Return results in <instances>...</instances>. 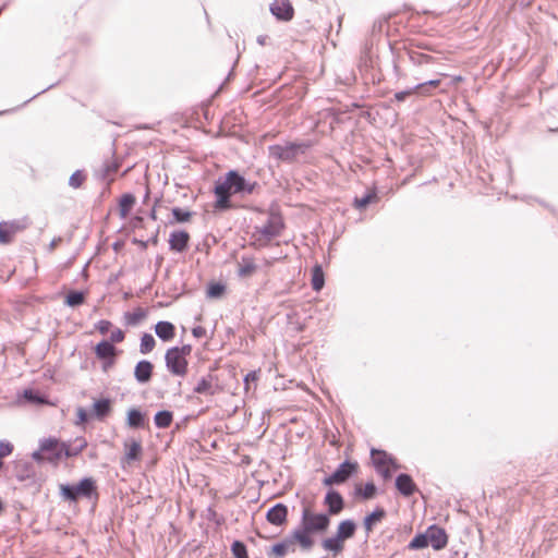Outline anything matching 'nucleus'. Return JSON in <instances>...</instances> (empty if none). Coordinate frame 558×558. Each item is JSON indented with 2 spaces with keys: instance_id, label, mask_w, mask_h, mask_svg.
<instances>
[{
  "instance_id": "obj_1",
  "label": "nucleus",
  "mask_w": 558,
  "mask_h": 558,
  "mask_svg": "<svg viewBox=\"0 0 558 558\" xmlns=\"http://www.w3.org/2000/svg\"><path fill=\"white\" fill-rule=\"evenodd\" d=\"M259 189L257 181H251L238 169H230L214 181L213 194L215 202L214 211L223 213L235 208L232 196L245 197Z\"/></svg>"
},
{
  "instance_id": "obj_2",
  "label": "nucleus",
  "mask_w": 558,
  "mask_h": 558,
  "mask_svg": "<svg viewBox=\"0 0 558 558\" xmlns=\"http://www.w3.org/2000/svg\"><path fill=\"white\" fill-rule=\"evenodd\" d=\"M59 495L70 504L86 499L96 505L99 499L98 485L93 476H84L77 483L60 484Z\"/></svg>"
},
{
  "instance_id": "obj_3",
  "label": "nucleus",
  "mask_w": 558,
  "mask_h": 558,
  "mask_svg": "<svg viewBox=\"0 0 558 558\" xmlns=\"http://www.w3.org/2000/svg\"><path fill=\"white\" fill-rule=\"evenodd\" d=\"M66 441L56 436H48L38 440V448L32 452L31 458L37 464L49 463L58 465L65 459Z\"/></svg>"
},
{
  "instance_id": "obj_4",
  "label": "nucleus",
  "mask_w": 558,
  "mask_h": 558,
  "mask_svg": "<svg viewBox=\"0 0 558 558\" xmlns=\"http://www.w3.org/2000/svg\"><path fill=\"white\" fill-rule=\"evenodd\" d=\"M314 143L311 140H304L299 142H286L284 144H274L268 146L269 157L292 163L301 155H305L308 149L313 147Z\"/></svg>"
},
{
  "instance_id": "obj_5",
  "label": "nucleus",
  "mask_w": 558,
  "mask_h": 558,
  "mask_svg": "<svg viewBox=\"0 0 558 558\" xmlns=\"http://www.w3.org/2000/svg\"><path fill=\"white\" fill-rule=\"evenodd\" d=\"M330 525V517L326 512H312L307 507H304L301 514L300 526L294 531L303 533L305 538H312L311 534L325 533Z\"/></svg>"
},
{
  "instance_id": "obj_6",
  "label": "nucleus",
  "mask_w": 558,
  "mask_h": 558,
  "mask_svg": "<svg viewBox=\"0 0 558 558\" xmlns=\"http://www.w3.org/2000/svg\"><path fill=\"white\" fill-rule=\"evenodd\" d=\"M284 227L282 216L279 213H270L268 219L263 226L254 227V244L259 247L266 246L269 242L281 234Z\"/></svg>"
},
{
  "instance_id": "obj_7",
  "label": "nucleus",
  "mask_w": 558,
  "mask_h": 558,
  "mask_svg": "<svg viewBox=\"0 0 558 558\" xmlns=\"http://www.w3.org/2000/svg\"><path fill=\"white\" fill-rule=\"evenodd\" d=\"M299 544L303 549H310L314 545L313 538H305L303 533L299 531H292L289 535L282 538L280 542L275 543L267 550L268 558H283L291 546Z\"/></svg>"
},
{
  "instance_id": "obj_8",
  "label": "nucleus",
  "mask_w": 558,
  "mask_h": 558,
  "mask_svg": "<svg viewBox=\"0 0 558 558\" xmlns=\"http://www.w3.org/2000/svg\"><path fill=\"white\" fill-rule=\"evenodd\" d=\"M34 463L36 462L32 459H15L11 463V473L17 482L24 483L26 486L37 485L39 477Z\"/></svg>"
},
{
  "instance_id": "obj_9",
  "label": "nucleus",
  "mask_w": 558,
  "mask_h": 558,
  "mask_svg": "<svg viewBox=\"0 0 558 558\" xmlns=\"http://www.w3.org/2000/svg\"><path fill=\"white\" fill-rule=\"evenodd\" d=\"M165 363L167 371L173 375L183 377L189 369V361L180 355L174 349L169 348L165 353Z\"/></svg>"
},
{
  "instance_id": "obj_10",
  "label": "nucleus",
  "mask_w": 558,
  "mask_h": 558,
  "mask_svg": "<svg viewBox=\"0 0 558 558\" xmlns=\"http://www.w3.org/2000/svg\"><path fill=\"white\" fill-rule=\"evenodd\" d=\"M28 227L26 217L21 219H13L0 222V244L7 245L13 241L17 232L25 230Z\"/></svg>"
},
{
  "instance_id": "obj_11",
  "label": "nucleus",
  "mask_w": 558,
  "mask_h": 558,
  "mask_svg": "<svg viewBox=\"0 0 558 558\" xmlns=\"http://www.w3.org/2000/svg\"><path fill=\"white\" fill-rule=\"evenodd\" d=\"M323 505L326 508L328 517L339 515L345 509V500L341 493L335 488H329L324 497Z\"/></svg>"
},
{
  "instance_id": "obj_12",
  "label": "nucleus",
  "mask_w": 558,
  "mask_h": 558,
  "mask_svg": "<svg viewBox=\"0 0 558 558\" xmlns=\"http://www.w3.org/2000/svg\"><path fill=\"white\" fill-rule=\"evenodd\" d=\"M269 11L279 22H290L294 17V8L290 0H274Z\"/></svg>"
},
{
  "instance_id": "obj_13",
  "label": "nucleus",
  "mask_w": 558,
  "mask_h": 558,
  "mask_svg": "<svg viewBox=\"0 0 558 558\" xmlns=\"http://www.w3.org/2000/svg\"><path fill=\"white\" fill-rule=\"evenodd\" d=\"M359 472V463L354 460L345 459L332 472L339 485H343Z\"/></svg>"
},
{
  "instance_id": "obj_14",
  "label": "nucleus",
  "mask_w": 558,
  "mask_h": 558,
  "mask_svg": "<svg viewBox=\"0 0 558 558\" xmlns=\"http://www.w3.org/2000/svg\"><path fill=\"white\" fill-rule=\"evenodd\" d=\"M149 418L141 408L131 407L126 411L125 425L131 429H145L148 427Z\"/></svg>"
},
{
  "instance_id": "obj_15",
  "label": "nucleus",
  "mask_w": 558,
  "mask_h": 558,
  "mask_svg": "<svg viewBox=\"0 0 558 558\" xmlns=\"http://www.w3.org/2000/svg\"><path fill=\"white\" fill-rule=\"evenodd\" d=\"M428 543L434 550H441L448 544V534L446 530L437 524H432L426 529Z\"/></svg>"
},
{
  "instance_id": "obj_16",
  "label": "nucleus",
  "mask_w": 558,
  "mask_h": 558,
  "mask_svg": "<svg viewBox=\"0 0 558 558\" xmlns=\"http://www.w3.org/2000/svg\"><path fill=\"white\" fill-rule=\"evenodd\" d=\"M289 509L287 505L278 502L266 512V521L275 526H282L288 521Z\"/></svg>"
},
{
  "instance_id": "obj_17",
  "label": "nucleus",
  "mask_w": 558,
  "mask_h": 558,
  "mask_svg": "<svg viewBox=\"0 0 558 558\" xmlns=\"http://www.w3.org/2000/svg\"><path fill=\"white\" fill-rule=\"evenodd\" d=\"M169 250L175 253H184L189 248L190 234L186 230H174L170 233Z\"/></svg>"
},
{
  "instance_id": "obj_18",
  "label": "nucleus",
  "mask_w": 558,
  "mask_h": 558,
  "mask_svg": "<svg viewBox=\"0 0 558 558\" xmlns=\"http://www.w3.org/2000/svg\"><path fill=\"white\" fill-rule=\"evenodd\" d=\"M124 449L125 452L121 459V464L123 468L125 463L131 464L142 459L143 447L141 440L132 438L130 441H125Z\"/></svg>"
},
{
  "instance_id": "obj_19",
  "label": "nucleus",
  "mask_w": 558,
  "mask_h": 558,
  "mask_svg": "<svg viewBox=\"0 0 558 558\" xmlns=\"http://www.w3.org/2000/svg\"><path fill=\"white\" fill-rule=\"evenodd\" d=\"M396 489L403 497H411L418 492L417 485L408 473H399L395 480Z\"/></svg>"
},
{
  "instance_id": "obj_20",
  "label": "nucleus",
  "mask_w": 558,
  "mask_h": 558,
  "mask_svg": "<svg viewBox=\"0 0 558 558\" xmlns=\"http://www.w3.org/2000/svg\"><path fill=\"white\" fill-rule=\"evenodd\" d=\"M90 411L95 420L105 421L112 412V399L109 397L94 399Z\"/></svg>"
},
{
  "instance_id": "obj_21",
  "label": "nucleus",
  "mask_w": 558,
  "mask_h": 558,
  "mask_svg": "<svg viewBox=\"0 0 558 558\" xmlns=\"http://www.w3.org/2000/svg\"><path fill=\"white\" fill-rule=\"evenodd\" d=\"M215 367H210V371H214ZM218 383V376L214 375L209 372L207 375L203 376L196 386L193 388V392L196 395L203 396H214L216 393V389L214 388V384Z\"/></svg>"
},
{
  "instance_id": "obj_22",
  "label": "nucleus",
  "mask_w": 558,
  "mask_h": 558,
  "mask_svg": "<svg viewBox=\"0 0 558 558\" xmlns=\"http://www.w3.org/2000/svg\"><path fill=\"white\" fill-rule=\"evenodd\" d=\"M387 512L386 510L377 506L372 512L367 513L363 518V526L365 529V542H367L369 534L374 530L375 525L379 523L385 517Z\"/></svg>"
},
{
  "instance_id": "obj_23",
  "label": "nucleus",
  "mask_w": 558,
  "mask_h": 558,
  "mask_svg": "<svg viewBox=\"0 0 558 558\" xmlns=\"http://www.w3.org/2000/svg\"><path fill=\"white\" fill-rule=\"evenodd\" d=\"M154 373V364L148 360H141L134 367V378L141 384L145 385L150 381Z\"/></svg>"
},
{
  "instance_id": "obj_24",
  "label": "nucleus",
  "mask_w": 558,
  "mask_h": 558,
  "mask_svg": "<svg viewBox=\"0 0 558 558\" xmlns=\"http://www.w3.org/2000/svg\"><path fill=\"white\" fill-rule=\"evenodd\" d=\"M357 530V523L353 519H344L337 525L336 535L344 543L354 537Z\"/></svg>"
},
{
  "instance_id": "obj_25",
  "label": "nucleus",
  "mask_w": 558,
  "mask_h": 558,
  "mask_svg": "<svg viewBox=\"0 0 558 558\" xmlns=\"http://www.w3.org/2000/svg\"><path fill=\"white\" fill-rule=\"evenodd\" d=\"M378 493L373 481L366 482L364 485L356 484L353 488V497L361 500H371Z\"/></svg>"
},
{
  "instance_id": "obj_26",
  "label": "nucleus",
  "mask_w": 558,
  "mask_h": 558,
  "mask_svg": "<svg viewBox=\"0 0 558 558\" xmlns=\"http://www.w3.org/2000/svg\"><path fill=\"white\" fill-rule=\"evenodd\" d=\"M156 336L163 342L171 341L175 337V326L168 320H159L155 325Z\"/></svg>"
},
{
  "instance_id": "obj_27",
  "label": "nucleus",
  "mask_w": 558,
  "mask_h": 558,
  "mask_svg": "<svg viewBox=\"0 0 558 558\" xmlns=\"http://www.w3.org/2000/svg\"><path fill=\"white\" fill-rule=\"evenodd\" d=\"M136 203V197L133 193H123L119 198V216L121 219H125Z\"/></svg>"
},
{
  "instance_id": "obj_28",
  "label": "nucleus",
  "mask_w": 558,
  "mask_h": 558,
  "mask_svg": "<svg viewBox=\"0 0 558 558\" xmlns=\"http://www.w3.org/2000/svg\"><path fill=\"white\" fill-rule=\"evenodd\" d=\"M322 547L333 556H338L344 550V542L333 534L322 541Z\"/></svg>"
},
{
  "instance_id": "obj_29",
  "label": "nucleus",
  "mask_w": 558,
  "mask_h": 558,
  "mask_svg": "<svg viewBox=\"0 0 558 558\" xmlns=\"http://www.w3.org/2000/svg\"><path fill=\"white\" fill-rule=\"evenodd\" d=\"M94 353L98 360H105L117 355L118 350L109 340L102 339L95 345Z\"/></svg>"
},
{
  "instance_id": "obj_30",
  "label": "nucleus",
  "mask_w": 558,
  "mask_h": 558,
  "mask_svg": "<svg viewBox=\"0 0 558 558\" xmlns=\"http://www.w3.org/2000/svg\"><path fill=\"white\" fill-rule=\"evenodd\" d=\"M257 269V265L255 264L254 257L250 255H243L241 257V262L239 263L238 276L241 278H246L252 276Z\"/></svg>"
},
{
  "instance_id": "obj_31",
  "label": "nucleus",
  "mask_w": 558,
  "mask_h": 558,
  "mask_svg": "<svg viewBox=\"0 0 558 558\" xmlns=\"http://www.w3.org/2000/svg\"><path fill=\"white\" fill-rule=\"evenodd\" d=\"M371 458L374 468L387 466L389 462H393V456L388 453L386 450L372 448Z\"/></svg>"
},
{
  "instance_id": "obj_32",
  "label": "nucleus",
  "mask_w": 558,
  "mask_h": 558,
  "mask_svg": "<svg viewBox=\"0 0 558 558\" xmlns=\"http://www.w3.org/2000/svg\"><path fill=\"white\" fill-rule=\"evenodd\" d=\"M87 292L82 290H70L64 298V305L75 308L84 304Z\"/></svg>"
},
{
  "instance_id": "obj_33",
  "label": "nucleus",
  "mask_w": 558,
  "mask_h": 558,
  "mask_svg": "<svg viewBox=\"0 0 558 558\" xmlns=\"http://www.w3.org/2000/svg\"><path fill=\"white\" fill-rule=\"evenodd\" d=\"M87 440L83 436L76 437L73 445H71L70 441H66L65 459L77 457L87 447Z\"/></svg>"
},
{
  "instance_id": "obj_34",
  "label": "nucleus",
  "mask_w": 558,
  "mask_h": 558,
  "mask_svg": "<svg viewBox=\"0 0 558 558\" xmlns=\"http://www.w3.org/2000/svg\"><path fill=\"white\" fill-rule=\"evenodd\" d=\"M173 421V413L170 410H159L154 415V424L157 428H168Z\"/></svg>"
},
{
  "instance_id": "obj_35",
  "label": "nucleus",
  "mask_w": 558,
  "mask_h": 558,
  "mask_svg": "<svg viewBox=\"0 0 558 558\" xmlns=\"http://www.w3.org/2000/svg\"><path fill=\"white\" fill-rule=\"evenodd\" d=\"M227 286L221 281H209L206 288L208 299H220L226 293Z\"/></svg>"
},
{
  "instance_id": "obj_36",
  "label": "nucleus",
  "mask_w": 558,
  "mask_h": 558,
  "mask_svg": "<svg viewBox=\"0 0 558 558\" xmlns=\"http://www.w3.org/2000/svg\"><path fill=\"white\" fill-rule=\"evenodd\" d=\"M312 289L319 292L325 286V274L320 265H315L312 270Z\"/></svg>"
},
{
  "instance_id": "obj_37",
  "label": "nucleus",
  "mask_w": 558,
  "mask_h": 558,
  "mask_svg": "<svg viewBox=\"0 0 558 558\" xmlns=\"http://www.w3.org/2000/svg\"><path fill=\"white\" fill-rule=\"evenodd\" d=\"M407 54H408L411 63L414 65H417V66H421L424 64H429V63L434 62V57L423 53V52H420V51L408 50Z\"/></svg>"
},
{
  "instance_id": "obj_38",
  "label": "nucleus",
  "mask_w": 558,
  "mask_h": 558,
  "mask_svg": "<svg viewBox=\"0 0 558 558\" xmlns=\"http://www.w3.org/2000/svg\"><path fill=\"white\" fill-rule=\"evenodd\" d=\"M146 316H147V311L142 308V307H137L133 312H125L124 313V320H125V324L129 325V326H136Z\"/></svg>"
},
{
  "instance_id": "obj_39",
  "label": "nucleus",
  "mask_w": 558,
  "mask_h": 558,
  "mask_svg": "<svg viewBox=\"0 0 558 558\" xmlns=\"http://www.w3.org/2000/svg\"><path fill=\"white\" fill-rule=\"evenodd\" d=\"M171 215L172 220H170V223H184L192 218L194 213L182 207H172Z\"/></svg>"
},
{
  "instance_id": "obj_40",
  "label": "nucleus",
  "mask_w": 558,
  "mask_h": 558,
  "mask_svg": "<svg viewBox=\"0 0 558 558\" xmlns=\"http://www.w3.org/2000/svg\"><path fill=\"white\" fill-rule=\"evenodd\" d=\"M377 201V193L375 190L366 192L362 197H355L353 206L359 209H365L369 204Z\"/></svg>"
},
{
  "instance_id": "obj_41",
  "label": "nucleus",
  "mask_w": 558,
  "mask_h": 558,
  "mask_svg": "<svg viewBox=\"0 0 558 558\" xmlns=\"http://www.w3.org/2000/svg\"><path fill=\"white\" fill-rule=\"evenodd\" d=\"M429 545L428 543V535L425 531L424 533H417L414 535V537L409 542L408 549L410 550H418L427 547Z\"/></svg>"
},
{
  "instance_id": "obj_42",
  "label": "nucleus",
  "mask_w": 558,
  "mask_h": 558,
  "mask_svg": "<svg viewBox=\"0 0 558 558\" xmlns=\"http://www.w3.org/2000/svg\"><path fill=\"white\" fill-rule=\"evenodd\" d=\"M156 345V340L149 332H144L141 337L140 352L142 354L150 353Z\"/></svg>"
},
{
  "instance_id": "obj_43",
  "label": "nucleus",
  "mask_w": 558,
  "mask_h": 558,
  "mask_svg": "<svg viewBox=\"0 0 558 558\" xmlns=\"http://www.w3.org/2000/svg\"><path fill=\"white\" fill-rule=\"evenodd\" d=\"M87 179V174L84 170H75L69 178L68 184L73 189H81Z\"/></svg>"
},
{
  "instance_id": "obj_44",
  "label": "nucleus",
  "mask_w": 558,
  "mask_h": 558,
  "mask_svg": "<svg viewBox=\"0 0 558 558\" xmlns=\"http://www.w3.org/2000/svg\"><path fill=\"white\" fill-rule=\"evenodd\" d=\"M234 558H248L247 547L244 542L234 539L230 546Z\"/></svg>"
},
{
  "instance_id": "obj_45",
  "label": "nucleus",
  "mask_w": 558,
  "mask_h": 558,
  "mask_svg": "<svg viewBox=\"0 0 558 558\" xmlns=\"http://www.w3.org/2000/svg\"><path fill=\"white\" fill-rule=\"evenodd\" d=\"M440 83H441V81L438 78L428 80L426 82L418 83V84L414 85L413 89H416V93H418L421 95H428L429 90L432 88H437L440 85Z\"/></svg>"
},
{
  "instance_id": "obj_46",
  "label": "nucleus",
  "mask_w": 558,
  "mask_h": 558,
  "mask_svg": "<svg viewBox=\"0 0 558 558\" xmlns=\"http://www.w3.org/2000/svg\"><path fill=\"white\" fill-rule=\"evenodd\" d=\"M22 397L29 403H40L43 401V395L33 388L24 389Z\"/></svg>"
},
{
  "instance_id": "obj_47",
  "label": "nucleus",
  "mask_w": 558,
  "mask_h": 558,
  "mask_svg": "<svg viewBox=\"0 0 558 558\" xmlns=\"http://www.w3.org/2000/svg\"><path fill=\"white\" fill-rule=\"evenodd\" d=\"M94 416L92 415V411H87L83 407H78L76 409V425H84L88 423L90 420H93Z\"/></svg>"
},
{
  "instance_id": "obj_48",
  "label": "nucleus",
  "mask_w": 558,
  "mask_h": 558,
  "mask_svg": "<svg viewBox=\"0 0 558 558\" xmlns=\"http://www.w3.org/2000/svg\"><path fill=\"white\" fill-rule=\"evenodd\" d=\"M260 369H255L248 372L243 379L244 389L248 391L251 389V385L254 384V388L256 387V383L259 379Z\"/></svg>"
},
{
  "instance_id": "obj_49",
  "label": "nucleus",
  "mask_w": 558,
  "mask_h": 558,
  "mask_svg": "<svg viewBox=\"0 0 558 558\" xmlns=\"http://www.w3.org/2000/svg\"><path fill=\"white\" fill-rule=\"evenodd\" d=\"M120 167L121 162L118 159L105 162L102 168V178H106L110 174L118 172Z\"/></svg>"
},
{
  "instance_id": "obj_50",
  "label": "nucleus",
  "mask_w": 558,
  "mask_h": 558,
  "mask_svg": "<svg viewBox=\"0 0 558 558\" xmlns=\"http://www.w3.org/2000/svg\"><path fill=\"white\" fill-rule=\"evenodd\" d=\"M388 21H389V16H383V17H379L376 21H374L372 31H371L372 35L375 36V35L381 34L384 31V26L388 23Z\"/></svg>"
},
{
  "instance_id": "obj_51",
  "label": "nucleus",
  "mask_w": 558,
  "mask_h": 558,
  "mask_svg": "<svg viewBox=\"0 0 558 558\" xmlns=\"http://www.w3.org/2000/svg\"><path fill=\"white\" fill-rule=\"evenodd\" d=\"M14 450V446L11 441L7 439L0 440V458L3 460L5 457L10 456Z\"/></svg>"
},
{
  "instance_id": "obj_52",
  "label": "nucleus",
  "mask_w": 558,
  "mask_h": 558,
  "mask_svg": "<svg viewBox=\"0 0 558 558\" xmlns=\"http://www.w3.org/2000/svg\"><path fill=\"white\" fill-rule=\"evenodd\" d=\"M414 93H416V89H413V87L407 88V89H404V90L397 92V93H395V95H393V100H396V101H398V102H402V101H404L409 96L413 95Z\"/></svg>"
},
{
  "instance_id": "obj_53",
  "label": "nucleus",
  "mask_w": 558,
  "mask_h": 558,
  "mask_svg": "<svg viewBox=\"0 0 558 558\" xmlns=\"http://www.w3.org/2000/svg\"><path fill=\"white\" fill-rule=\"evenodd\" d=\"M124 338H125L124 331L120 328H117L111 332L110 338L108 340L111 342V344L114 345L116 343L122 342L124 340Z\"/></svg>"
},
{
  "instance_id": "obj_54",
  "label": "nucleus",
  "mask_w": 558,
  "mask_h": 558,
  "mask_svg": "<svg viewBox=\"0 0 558 558\" xmlns=\"http://www.w3.org/2000/svg\"><path fill=\"white\" fill-rule=\"evenodd\" d=\"M112 327V323L107 319H100L95 324V328L101 333L106 335L110 328Z\"/></svg>"
},
{
  "instance_id": "obj_55",
  "label": "nucleus",
  "mask_w": 558,
  "mask_h": 558,
  "mask_svg": "<svg viewBox=\"0 0 558 558\" xmlns=\"http://www.w3.org/2000/svg\"><path fill=\"white\" fill-rule=\"evenodd\" d=\"M322 484H323V486L328 487V489L333 488V486H340L332 473L329 475H326L322 480Z\"/></svg>"
},
{
  "instance_id": "obj_56",
  "label": "nucleus",
  "mask_w": 558,
  "mask_h": 558,
  "mask_svg": "<svg viewBox=\"0 0 558 558\" xmlns=\"http://www.w3.org/2000/svg\"><path fill=\"white\" fill-rule=\"evenodd\" d=\"M171 348L174 349L184 359H187V356L192 352V345L191 344H183L181 347L175 345V347H171Z\"/></svg>"
},
{
  "instance_id": "obj_57",
  "label": "nucleus",
  "mask_w": 558,
  "mask_h": 558,
  "mask_svg": "<svg viewBox=\"0 0 558 558\" xmlns=\"http://www.w3.org/2000/svg\"><path fill=\"white\" fill-rule=\"evenodd\" d=\"M101 362V367L105 372H107L110 367H112L116 363V355L106 357L105 360H99Z\"/></svg>"
},
{
  "instance_id": "obj_58",
  "label": "nucleus",
  "mask_w": 558,
  "mask_h": 558,
  "mask_svg": "<svg viewBox=\"0 0 558 558\" xmlns=\"http://www.w3.org/2000/svg\"><path fill=\"white\" fill-rule=\"evenodd\" d=\"M375 471L384 478V480H390L391 476H392V472L387 469L386 466L384 468H376Z\"/></svg>"
},
{
  "instance_id": "obj_59",
  "label": "nucleus",
  "mask_w": 558,
  "mask_h": 558,
  "mask_svg": "<svg viewBox=\"0 0 558 558\" xmlns=\"http://www.w3.org/2000/svg\"><path fill=\"white\" fill-rule=\"evenodd\" d=\"M192 335L194 338H203L206 335V329L203 326H195L192 328Z\"/></svg>"
},
{
  "instance_id": "obj_60",
  "label": "nucleus",
  "mask_w": 558,
  "mask_h": 558,
  "mask_svg": "<svg viewBox=\"0 0 558 558\" xmlns=\"http://www.w3.org/2000/svg\"><path fill=\"white\" fill-rule=\"evenodd\" d=\"M59 83H60V81H59V82H57V83L50 84L49 86H47L46 88L41 89L40 92H38V93H37V94H35L34 96H32L29 99H27L26 101H24V104H23L22 106H24V105L28 104L29 101H32L33 99H35L37 96H39V95H41V94L46 93L47 90H49V89L53 88V87H54V86H57Z\"/></svg>"
},
{
  "instance_id": "obj_61",
  "label": "nucleus",
  "mask_w": 558,
  "mask_h": 558,
  "mask_svg": "<svg viewBox=\"0 0 558 558\" xmlns=\"http://www.w3.org/2000/svg\"><path fill=\"white\" fill-rule=\"evenodd\" d=\"M133 228H142L144 226V218L140 215L134 216L131 219Z\"/></svg>"
},
{
  "instance_id": "obj_62",
  "label": "nucleus",
  "mask_w": 558,
  "mask_h": 558,
  "mask_svg": "<svg viewBox=\"0 0 558 558\" xmlns=\"http://www.w3.org/2000/svg\"><path fill=\"white\" fill-rule=\"evenodd\" d=\"M159 202H160V198H156L153 207L150 208V210L148 213V217L154 221L157 220V206H158Z\"/></svg>"
},
{
  "instance_id": "obj_63",
  "label": "nucleus",
  "mask_w": 558,
  "mask_h": 558,
  "mask_svg": "<svg viewBox=\"0 0 558 558\" xmlns=\"http://www.w3.org/2000/svg\"><path fill=\"white\" fill-rule=\"evenodd\" d=\"M132 243L135 245H138L142 250H146L148 247L149 241L148 240H141L137 238L132 239Z\"/></svg>"
},
{
  "instance_id": "obj_64",
  "label": "nucleus",
  "mask_w": 558,
  "mask_h": 558,
  "mask_svg": "<svg viewBox=\"0 0 558 558\" xmlns=\"http://www.w3.org/2000/svg\"><path fill=\"white\" fill-rule=\"evenodd\" d=\"M158 235H159V228H157L156 231L154 232V234L148 239L149 244L157 245L158 241H159Z\"/></svg>"
}]
</instances>
